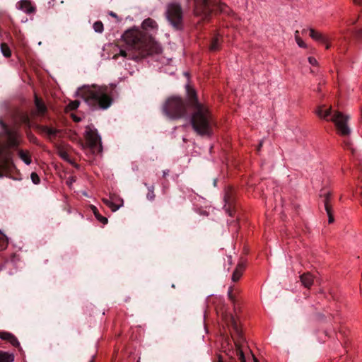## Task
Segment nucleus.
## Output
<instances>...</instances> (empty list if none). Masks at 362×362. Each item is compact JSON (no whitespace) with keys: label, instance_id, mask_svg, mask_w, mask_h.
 <instances>
[{"label":"nucleus","instance_id":"obj_1","mask_svg":"<svg viewBox=\"0 0 362 362\" xmlns=\"http://www.w3.org/2000/svg\"><path fill=\"white\" fill-rule=\"evenodd\" d=\"M187 93L191 98V104L193 108V114L191 123L194 131L199 135H209L211 129V115L207 107L198 102L196 98V92L187 86Z\"/></svg>","mask_w":362,"mask_h":362},{"label":"nucleus","instance_id":"obj_2","mask_svg":"<svg viewBox=\"0 0 362 362\" xmlns=\"http://www.w3.org/2000/svg\"><path fill=\"white\" fill-rule=\"evenodd\" d=\"M77 94L93 108L105 110L112 102L111 88L107 86H84L78 89Z\"/></svg>","mask_w":362,"mask_h":362},{"label":"nucleus","instance_id":"obj_3","mask_svg":"<svg viewBox=\"0 0 362 362\" xmlns=\"http://www.w3.org/2000/svg\"><path fill=\"white\" fill-rule=\"evenodd\" d=\"M124 41L132 49L141 54H152L161 52L160 45L151 36L143 33L139 29H131L123 35Z\"/></svg>","mask_w":362,"mask_h":362},{"label":"nucleus","instance_id":"obj_4","mask_svg":"<svg viewBox=\"0 0 362 362\" xmlns=\"http://www.w3.org/2000/svg\"><path fill=\"white\" fill-rule=\"evenodd\" d=\"M163 112L170 119H179L186 115V105L181 98L172 96L165 101Z\"/></svg>","mask_w":362,"mask_h":362},{"label":"nucleus","instance_id":"obj_5","mask_svg":"<svg viewBox=\"0 0 362 362\" xmlns=\"http://www.w3.org/2000/svg\"><path fill=\"white\" fill-rule=\"evenodd\" d=\"M194 1L196 15L207 16L215 7L222 13H228V6L220 0H194Z\"/></svg>","mask_w":362,"mask_h":362},{"label":"nucleus","instance_id":"obj_6","mask_svg":"<svg viewBox=\"0 0 362 362\" xmlns=\"http://www.w3.org/2000/svg\"><path fill=\"white\" fill-rule=\"evenodd\" d=\"M165 15L169 23L175 28L179 29L180 28L182 20V12L179 4L175 3L168 4Z\"/></svg>","mask_w":362,"mask_h":362},{"label":"nucleus","instance_id":"obj_7","mask_svg":"<svg viewBox=\"0 0 362 362\" xmlns=\"http://www.w3.org/2000/svg\"><path fill=\"white\" fill-rule=\"evenodd\" d=\"M349 119V116L339 112H336L331 118L336 125L338 133L341 136H348L351 133V129L348 125Z\"/></svg>","mask_w":362,"mask_h":362},{"label":"nucleus","instance_id":"obj_8","mask_svg":"<svg viewBox=\"0 0 362 362\" xmlns=\"http://www.w3.org/2000/svg\"><path fill=\"white\" fill-rule=\"evenodd\" d=\"M85 137L91 148L98 147L99 151L101 150L100 137L95 130L87 127L85 132Z\"/></svg>","mask_w":362,"mask_h":362},{"label":"nucleus","instance_id":"obj_9","mask_svg":"<svg viewBox=\"0 0 362 362\" xmlns=\"http://www.w3.org/2000/svg\"><path fill=\"white\" fill-rule=\"evenodd\" d=\"M103 202L114 212L123 206V199L115 195L111 196L110 199H103Z\"/></svg>","mask_w":362,"mask_h":362},{"label":"nucleus","instance_id":"obj_10","mask_svg":"<svg viewBox=\"0 0 362 362\" xmlns=\"http://www.w3.org/2000/svg\"><path fill=\"white\" fill-rule=\"evenodd\" d=\"M0 339L7 341L15 347H20V343L18 339L12 333L8 332H0Z\"/></svg>","mask_w":362,"mask_h":362},{"label":"nucleus","instance_id":"obj_11","mask_svg":"<svg viewBox=\"0 0 362 362\" xmlns=\"http://www.w3.org/2000/svg\"><path fill=\"white\" fill-rule=\"evenodd\" d=\"M320 196L324 199L325 208L329 218L328 222L331 223L334 221V217L332 214L331 206L328 204V201L330 197V193L327 191H325L322 194H321Z\"/></svg>","mask_w":362,"mask_h":362},{"label":"nucleus","instance_id":"obj_12","mask_svg":"<svg viewBox=\"0 0 362 362\" xmlns=\"http://www.w3.org/2000/svg\"><path fill=\"white\" fill-rule=\"evenodd\" d=\"M309 32L310 37L313 40L317 42H320L321 43L327 42V36L324 35L322 33L317 31L313 28H310Z\"/></svg>","mask_w":362,"mask_h":362},{"label":"nucleus","instance_id":"obj_13","mask_svg":"<svg viewBox=\"0 0 362 362\" xmlns=\"http://www.w3.org/2000/svg\"><path fill=\"white\" fill-rule=\"evenodd\" d=\"M35 105L36 107V111L35 112V114L38 116H42L45 114L47 112V107L44 104L43 102L41 101V100L35 96Z\"/></svg>","mask_w":362,"mask_h":362},{"label":"nucleus","instance_id":"obj_14","mask_svg":"<svg viewBox=\"0 0 362 362\" xmlns=\"http://www.w3.org/2000/svg\"><path fill=\"white\" fill-rule=\"evenodd\" d=\"M141 27L145 30L153 31L156 30L158 29V25L156 22L153 19L150 18H148L143 21Z\"/></svg>","mask_w":362,"mask_h":362},{"label":"nucleus","instance_id":"obj_15","mask_svg":"<svg viewBox=\"0 0 362 362\" xmlns=\"http://www.w3.org/2000/svg\"><path fill=\"white\" fill-rule=\"evenodd\" d=\"M300 281L304 287L310 288L313 284L314 278L310 273H305L300 276Z\"/></svg>","mask_w":362,"mask_h":362},{"label":"nucleus","instance_id":"obj_16","mask_svg":"<svg viewBox=\"0 0 362 362\" xmlns=\"http://www.w3.org/2000/svg\"><path fill=\"white\" fill-rule=\"evenodd\" d=\"M18 8L23 11L30 13L35 10L31 3L27 0H21L18 2Z\"/></svg>","mask_w":362,"mask_h":362},{"label":"nucleus","instance_id":"obj_17","mask_svg":"<svg viewBox=\"0 0 362 362\" xmlns=\"http://www.w3.org/2000/svg\"><path fill=\"white\" fill-rule=\"evenodd\" d=\"M331 113V107L320 106L316 110V114L322 119H326Z\"/></svg>","mask_w":362,"mask_h":362},{"label":"nucleus","instance_id":"obj_18","mask_svg":"<svg viewBox=\"0 0 362 362\" xmlns=\"http://www.w3.org/2000/svg\"><path fill=\"white\" fill-rule=\"evenodd\" d=\"M226 320L227 324L229 326H231L233 327V329H234V331L236 333V334L238 336H240V331L238 322H237L236 320L235 319V317L231 315V316H230L228 317V319H227Z\"/></svg>","mask_w":362,"mask_h":362},{"label":"nucleus","instance_id":"obj_19","mask_svg":"<svg viewBox=\"0 0 362 362\" xmlns=\"http://www.w3.org/2000/svg\"><path fill=\"white\" fill-rule=\"evenodd\" d=\"M18 156L26 164L30 165L31 163V158L28 151L21 150L18 151Z\"/></svg>","mask_w":362,"mask_h":362},{"label":"nucleus","instance_id":"obj_20","mask_svg":"<svg viewBox=\"0 0 362 362\" xmlns=\"http://www.w3.org/2000/svg\"><path fill=\"white\" fill-rule=\"evenodd\" d=\"M14 355L8 352H0V362H13Z\"/></svg>","mask_w":362,"mask_h":362},{"label":"nucleus","instance_id":"obj_21","mask_svg":"<svg viewBox=\"0 0 362 362\" xmlns=\"http://www.w3.org/2000/svg\"><path fill=\"white\" fill-rule=\"evenodd\" d=\"M221 43V37L218 35L216 36L213 39L210 46H209L210 50L211 51L218 50L220 47Z\"/></svg>","mask_w":362,"mask_h":362},{"label":"nucleus","instance_id":"obj_22","mask_svg":"<svg viewBox=\"0 0 362 362\" xmlns=\"http://www.w3.org/2000/svg\"><path fill=\"white\" fill-rule=\"evenodd\" d=\"M42 131L50 137L55 136L59 132L57 129L47 126L42 127Z\"/></svg>","mask_w":362,"mask_h":362},{"label":"nucleus","instance_id":"obj_23","mask_svg":"<svg viewBox=\"0 0 362 362\" xmlns=\"http://www.w3.org/2000/svg\"><path fill=\"white\" fill-rule=\"evenodd\" d=\"M91 210L93 211V214H94V215H95V218H96L99 221H100V222H101L102 223H103V224H106V223H107V218H105V217L102 216L99 214V212H98V211L97 208H96L95 206H91Z\"/></svg>","mask_w":362,"mask_h":362},{"label":"nucleus","instance_id":"obj_24","mask_svg":"<svg viewBox=\"0 0 362 362\" xmlns=\"http://www.w3.org/2000/svg\"><path fill=\"white\" fill-rule=\"evenodd\" d=\"M243 267L241 265H238L235 270L233 272L232 275V280L233 281H237L240 279L242 276Z\"/></svg>","mask_w":362,"mask_h":362},{"label":"nucleus","instance_id":"obj_25","mask_svg":"<svg viewBox=\"0 0 362 362\" xmlns=\"http://www.w3.org/2000/svg\"><path fill=\"white\" fill-rule=\"evenodd\" d=\"M295 40H296V42L297 43V45L300 47H303V48H305L306 47V44L305 42L302 40V38L299 36V32L298 30H296L295 32Z\"/></svg>","mask_w":362,"mask_h":362},{"label":"nucleus","instance_id":"obj_26","mask_svg":"<svg viewBox=\"0 0 362 362\" xmlns=\"http://www.w3.org/2000/svg\"><path fill=\"white\" fill-rule=\"evenodd\" d=\"M1 52L3 54V55L5 56L6 57H9L11 56V54L10 48L5 43H2L1 44Z\"/></svg>","mask_w":362,"mask_h":362},{"label":"nucleus","instance_id":"obj_27","mask_svg":"<svg viewBox=\"0 0 362 362\" xmlns=\"http://www.w3.org/2000/svg\"><path fill=\"white\" fill-rule=\"evenodd\" d=\"M8 143L11 146H15L18 144L16 134H8Z\"/></svg>","mask_w":362,"mask_h":362},{"label":"nucleus","instance_id":"obj_28","mask_svg":"<svg viewBox=\"0 0 362 362\" xmlns=\"http://www.w3.org/2000/svg\"><path fill=\"white\" fill-rule=\"evenodd\" d=\"M93 29L97 33H102L103 31V24L100 21H97L93 24Z\"/></svg>","mask_w":362,"mask_h":362},{"label":"nucleus","instance_id":"obj_29","mask_svg":"<svg viewBox=\"0 0 362 362\" xmlns=\"http://www.w3.org/2000/svg\"><path fill=\"white\" fill-rule=\"evenodd\" d=\"M7 245L6 236L0 232V250L5 248Z\"/></svg>","mask_w":362,"mask_h":362},{"label":"nucleus","instance_id":"obj_30","mask_svg":"<svg viewBox=\"0 0 362 362\" xmlns=\"http://www.w3.org/2000/svg\"><path fill=\"white\" fill-rule=\"evenodd\" d=\"M79 105H80V103L78 100H74V101L71 102L68 105L67 107L70 110H73L77 109Z\"/></svg>","mask_w":362,"mask_h":362},{"label":"nucleus","instance_id":"obj_31","mask_svg":"<svg viewBox=\"0 0 362 362\" xmlns=\"http://www.w3.org/2000/svg\"><path fill=\"white\" fill-rule=\"evenodd\" d=\"M30 178L34 184L37 185L40 183V179L36 173H32L30 175Z\"/></svg>","mask_w":362,"mask_h":362},{"label":"nucleus","instance_id":"obj_32","mask_svg":"<svg viewBox=\"0 0 362 362\" xmlns=\"http://www.w3.org/2000/svg\"><path fill=\"white\" fill-rule=\"evenodd\" d=\"M119 55H121L123 57H127L129 59H133L134 57V55L131 54L127 51L124 50V49H120Z\"/></svg>","mask_w":362,"mask_h":362},{"label":"nucleus","instance_id":"obj_33","mask_svg":"<svg viewBox=\"0 0 362 362\" xmlns=\"http://www.w3.org/2000/svg\"><path fill=\"white\" fill-rule=\"evenodd\" d=\"M59 155H60L61 158H63L64 160H65L68 162H71L69 155L66 151H60Z\"/></svg>","mask_w":362,"mask_h":362},{"label":"nucleus","instance_id":"obj_34","mask_svg":"<svg viewBox=\"0 0 362 362\" xmlns=\"http://www.w3.org/2000/svg\"><path fill=\"white\" fill-rule=\"evenodd\" d=\"M238 355L239 356V359L240 360V362H245V358L244 354L242 350H240L239 348L238 349Z\"/></svg>","mask_w":362,"mask_h":362},{"label":"nucleus","instance_id":"obj_35","mask_svg":"<svg viewBox=\"0 0 362 362\" xmlns=\"http://www.w3.org/2000/svg\"><path fill=\"white\" fill-rule=\"evenodd\" d=\"M308 62L313 66H317V59L315 57H308Z\"/></svg>","mask_w":362,"mask_h":362},{"label":"nucleus","instance_id":"obj_36","mask_svg":"<svg viewBox=\"0 0 362 362\" xmlns=\"http://www.w3.org/2000/svg\"><path fill=\"white\" fill-rule=\"evenodd\" d=\"M76 181V179L74 177H69L66 180V184L71 187L72 184Z\"/></svg>","mask_w":362,"mask_h":362},{"label":"nucleus","instance_id":"obj_37","mask_svg":"<svg viewBox=\"0 0 362 362\" xmlns=\"http://www.w3.org/2000/svg\"><path fill=\"white\" fill-rule=\"evenodd\" d=\"M154 197H155V194H154L153 191V189H152V190H151V191L148 193V194H147V198H148L149 200H153V199H154Z\"/></svg>","mask_w":362,"mask_h":362},{"label":"nucleus","instance_id":"obj_38","mask_svg":"<svg viewBox=\"0 0 362 362\" xmlns=\"http://www.w3.org/2000/svg\"><path fill=\"white\" fill-rule=\"evenodd\" d=\"M322 44H324V45H325V48H326L327 49H329V48H330V47H331V45H330V43H329V39H328V37H327V42H322Z\"/></svg>","mask_w":362,"mask_h":362},{"label":"nucleus","instance_id":"obj_39","mask_svg":"<svg viewBox=\"0 0 362 362\" xmlns=\"http://www.w3.org/2000/svg\"><path fill=\"white\" fill-rule=\"evenodd\" d=\"M354 3L358 4H362V0H353Z\"/></svg>","mask_w":362,"mask_h":362},{"label":"nucleus","instance_id":"obj_40","mask_svg":"<svg viewBox=\"0 0 362 362\" xmlns=\"http://www.w3.org/2000/svg\"><path fill=\"white\" fill-rule=\"evenodd\" d=\"M228 296H229V298H230L231 300H233V298L232 293H231V290H230V291H228Z\"/></svg>","mask_w":362,"mask_h":362},{"label":"nucleus","instance_id":"obj_41","mask_svg":"<svg viewBox=\"0 0 362 362\" xmlns=\"http://www.w3.org/2000/svg\"><path fill=\"white\" fill-rule=\"evenodd\" d=\"M358 37H361L362 38V30L359 31L358 33Z\"/></svg>","mask_w":362,"mask_h":362},{"label":"nucleus","instance_id":"obj_42","mask_svg":"<svg viewBox=\"0 0 362 362\" xmlns=\"http://www.w3.org/2000/svg\"><path fill=\"white\" fill-rule=\"evenodd\" d=\"M110 16H113V17H115V18H116V17H117V15H116L115 13H113V12H110Z\"/></svg>","mask_w":362,"mask_h":362},{"label":"nucleus","instance_id":"obj_43","mask_svg":"<svg viewBox=\"0 0 362 362\" xmlns=\"http://www.w3.org/2000/svg\"><path fill=\"white\" fill-rule=\"evenodd\" d=\"M261 146H262V143H260V144H259V146L258 150H259V149H260Z\"/></svg>","mask_w":362,"mask_h":362},{"label":"nucleus","instance_id":"obj_44","mask_svg":"<svg viewBox=\"0 0 362 362\" xmlns=\"http://www.w3.org/2000/svg\"><path fill=\"white\" fill-rule=\"evenodd\" d=\"M167 174H168V173H166L165 171L163 172V176H165Z\"/></svg>","mask_w":362,"mask_h":362},{"label":"nucleus","instance_id":"obj_45","mask_svg":"<svg viewBox=\"0 0 362 362\" xmlns=\"http://www.w3.org/2000/svg\"><path fill=\"white\" fill-rule=\"evenodd\" d=\"M254 362H258L255 358H254Z\"/></svg>","mask_w":362,"mask_h":362}]
</instances>
